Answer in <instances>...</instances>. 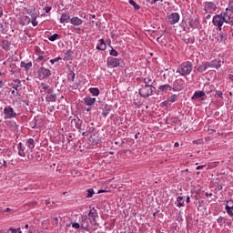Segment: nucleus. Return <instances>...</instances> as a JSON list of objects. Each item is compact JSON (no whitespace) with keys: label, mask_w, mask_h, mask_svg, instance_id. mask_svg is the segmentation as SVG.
I'll list each match as a JSON object with an SVG mask.
<instances>
[{"label":"nucleus","mask_w":233,"mask_h":233,"mask_svg":"<svg viewBox=\"0 0 233 233\" xmlns=\"http://www.w3.org/2000/svg\"><path fill=\"white\" fill-rule=\"evenodd\" d=\"M129 5H131V6H134L135 10H139V8H141L139 5H137L134 0H129Z\"/></svg>","instance_id":"obj_29"},{"label":"nucleus","mask_w":233,"mask_h":233,"mask_svg":"<svg viewBox=\"0 0 233 233\" xmlns=\"http://www.w3.org/2000/svg\"><path fill=\"white\" fill-rule=\"evenodd\" d=\"M89 92L92 94V96H99V88L97 87L89 88Z\"/></svg>","instance_id":"obj_25"},{"label":"nucleus","mask_w":233,"mask_h":233,"mask_svg":"<svg viewBox=\"0 0 233 233\" xmlns=\"http://www.w3.org/2000/svg\"><path fill=\"white\" fill-rule=\"evenodd\" d=\"M0 17H3V7L0 6Z\"/></svg>","instance_id":"obj_50"},{"label":"nucleus","mask_w":233,"mask_h":233,"mask_svg":"<svg viewBox=\"0 0 233 233\" xmlns=\"http://www.w3.org/2000/svg\"><path fill=\"white\" fill-rule=\"evenodd\" d=\"M46 205H50V200H46Z\"/></svg>","instance_id":"obj_59"},{"label":"nucleus","mask_w":233,"mask_h":233,"mask_svg":"<svg viewBox=\"0 0 233 233\" xmlns=\"http://www.w3.org/2000/svg\"><path fill=\"white\" fill-rule=\"evenodd\" d=\"M21 67L25 68V70H30V68H32V62H28V63L21 62Z\"/></svg>","instance_id":"obj_24"},{"label":"nucleus","mask_w":233,"mask_h":233,"mask_svg":"<svg viewBox=\"0 0 233 233\" xmlns=\"http://www.w3.org/2000/svg\"><path fill=\"white\" fill-rule=\"evenodd\" d=\"M26 147H28V148H30L31 150H32L33 148H35V144L34 138H29V139H27V141H26Z\"/></svg>","instance_id":"obj_20"},{"label":"nucleus","mask_w":233,"mask_h":233,"mask_svg":"<svg viewBox=\"0 0 233 233\" xmlns=\"http://www.w3.org/2000/svg\"><path fill=\"white\" fill-rule=\"evenodd\" d=\"M70 88L72 90H77V88H79V86L76 84V85H73V86H70Z\"/></svg>","instance_id":"obj_42"},{"label":"nucleus","mask_w":233,"mask_h":233,"mask_svg":"<svg viewBox=\"0 0 233 233\" xmlns=\"http://www.w3.org/2000/svg\"><path fill=\"white\" fill-rule=\"evenodd\" d=\"M87 219H88V217L86 215L82 216V218H81V221H82L81 228L86 229L88 228V225H85V223H86Z\"/></svg>","instance_id":"obj_22"},{"label":"nucleus","mask_w":233,"mask_h":233,"mask_svg":"<svg viewBox=\"0 0 233 233\" xmlns=\"http://www.w3.org/2000/svg\"><path fill=\"white\" fill-rule=\"evenodd\" d=\"M37 75L40 79H46V77H50L52 76V73L50 72V69L40 67L37 71Z\"/></svg>","instance_id":"obj_4"},{"label":"nucleus","mask_w":233,"mask_h":233,"mask_svg":"<svg viewBox=\"0 0 233 233\" xmlns=\"http://www.w3.org/2000/svg\"><path fill=\"white\" fill-rule=\"evenodd\" d=\"M50 63H51L52 65H54V63H56V61H54V59H52V60L50 61Z\"/></svg>","instance_id":"obj_61"},{"label":"nucleus","mask_w":233,"mask_h":233,"mask_svg":"<svg viewBox=\"0 0 233 233\" xmlns=\"http://www.w3.org/2000/svg\"><path fill=\"white\" fill-rule=\"evenodd\" d=\"M0 46L3 48V50H5V52H8L10 50V42L8 40H4Z\"/></svg>","instance_id":"obj_16"},{"label":"nucleus","mask_w":233,"mask_h":233,"mask_svg":"<svg viewBox=\"0 0 233 233\" xmlns=\"http://www.w3.org/2000/svg\"><path fill=\"white\" fill-rule=\"evenodd\" d=\"M4 114L6 116L7 119H12L13 117H16L17 113L14 111L13 107L6 106L4 108Z\"/></svg>","instance_id":"obj_5"},{"label":"nucleus","mask_w":233,"mask_h":233,"mask_svg":"<svg viewBox=\"0 0 233 233\" xmlns=\"http://www.w3.org/2000/svg\"><path fill=\"white\" fill-rule=\"evenodd\" d=\"M15 83H21V81H19V79H16V80H15Z\"/></svg>","instance_id":"obj_60"},{"label":"nucleus","mask_w":233,"mask_h":233,"mask_svg":"<svg viewBox=\"0 0 233 233\" xmlns=\"http://www.w3.org/2000/svg\"><path fill=\"white\" fill-rule=\"evenodd\" d=\"M138 137H139V133L135 135V139H138Z\"/></svg>","instance_id":"obj_53"},{"label":"nucleus","mask_w":233,"mask_h":233,"mask_svg":"<svg viewBox=\"0 0 233 233\" xmlns=\"http://www.w3.org/2000/svg\"><path fill=\"white\" fill-rule=\"evenodd\" d=\"M54 221L56 222V225H58L59 223V218H57V217L54 218Z\"/></svg>","instance_id":"obj_46"},{"label":"nucleus","mask_w":233,"mask_h":233,"mask_svg":"<svg viewBox=\"0 0 233 233\" xmlns=\"http://www.w3.org/2000/svg\"><path fill=\"white\" fill-rule=\"evenodd\" d=\"M76 79V74L75 73H72L71 74V79H70V81L72 82V83H74V80Z\"/></svg>","instance_id":"obj_44"},{"label":"nucleus","mask_w":233,"mask_h":233,"mask_svg":"<svg viewBox=\"0 0 233 233\" xmlns=\"http://www.w3.org/2000/svg\"><path fill=\"white\" fill-rule=\"evenodd\" d=\"M190 72H192V62L183 63L177 70V74H180V76H189Z\"/></svg>","instance_id":"obj_2"},{"label":"nucleus","mask_w":233,"mask_h":233,"mask_svg":"<svg viewBox=\"0 0 233 233\" xmlns=\"http://www.w3.org/2000/svg\"><path fill=\"white\" fill-rule=\"evenodd\" d=\"M46 101H48L49 103H54V102L57 99V96H56V94H53V93L48 92V93L46 94Z\"/></svg>","instance_id":"obj_14"},{"label":"nucleus","mask_w":233,"mask_h":233,"mask_svg":"<svg viewBox=\"0 0 233 233\" xmlns=\"http://www.w3.org/2000/svg\"><path fill=\"white\" fill-rule=\"evenodd\" d=\"M189 201H190V197L187 196V199H186V202L188 203Z\"/></svg>","instance_id":"obj_51"},{"label":"nucleus","mask_w":233,"mask_h":233,"mask_svg":"<svg viewBox=\"0 0 233 233\" xmlns=\"http://www.w3.org/2000/svg\"><path fill=\"white\" fill-rule=\"evenodd\" d=\"M176 95H172L168 97V101H170V103H176Z\"/></svg>","instance_id":"obj_36"},{"label":"nucleus","mask_w":233,"mask_h":233,"mask_svg":"<svg viewBox=\"0 0 233 233\" xmlns=\"http://www.w3.org/2000/svg\"><path fill=\"white\" fill-rule=\"evenodd\" d=\"M86 112H90V107H87V108H86Z\"/></svg>","instance_id":"obj_63"},{"label":"nucleus","mask_w":233,"mask_h":233,"mask_svg":"<svg viewBox=\"0 0 233 233\" xmlns=\"http://www.w3.org/2000/svg\"><path fill=\"white\" fill-rule=\"evenodd\" d=\"M205 10L208 12V14H212L218 10V6L216 4H214V2H208L206 4Z\"/></svg>","instance_id":"obj_7"},{"label":"nucleus","mask_w":233,"mask_h":233,"mask_svg":"<svg viewBox=\"0 0 233 233\" xmlns=\"http://www.w3.org/2000/svg\"><path fill=\"white\" fill-rule=\"evenodd\" d=\"M200 97H205V92H203V91L195 92L192 99H200Z\"/></svg>","instance_id":"obj_18"},{"label":"nucleus","mask_w":233,"mask_h":233,"mask_svg":"<svg viewBox=\"0 0 233 233\" xmlns=\"http://www.w3.org/2000/svg\"><path fill=\"white\" fill-rule=\"evenodd\" d=\"M168 23L170 25H176V23H179V14L178 13H173L168 15Z\"/></svg>","instance_id":"obj_8"},{"label":"nucleus","mask_w":233,"mask_h":233,"mask_svg":"<svg viewBox=\"0 0 233 233\" xmlns=\"http://www.w3.org/2000/svg\"><path fill=\"white\" fill-rule=\"evenodd\" d=\"M119 65H120V61L118 58H114V57L107 58V66H110L111 68H117Z\"/></svg>","instance_id":"obj_6"},{"label":"nucleus","mask_w":233,"mask_h":233,"mask_svg":"<svg viewBox=\"0 0 233 233\" xmlns=\"http://www.w3.org/2000/svg\"><path fill=\"white\" fill-rule=\"evenodd\" d=\"M18 154L22 157H25V156H26V154L25 153V149H23V143L21 142L18 144Z\"/></svg>","instance_id":"obj_21"},{"label":"nucleus","mask_w":233,"mask_h":233,"mask_svg":"<svg viewBox=\"0 0 233 233\" xmlns=\"http://www.w3.org/2000/svg\"><path fill=\"white\" fill-rule=\"evenodd\" d=\"M210 196H212V193H207V194H206V197H207V198H208V197H210Z\"/></svg>","instance_id":"obj_55"},{"label":"nucleus","mask_w":233,"mask_h":233,"mask_svg":"<svg viewBox=\"0 0 233 233\" xmlns=\"http://www.w3.org/2000/svg\"><path fill=\"white\" fill-rule=\"evenodd\" d=\"M223 219H225V218L219 217V218L217 219V221H218V223H219L220 225H222Z\"/></svg>","instance_id":"obj_41"},{"label":"nucleus","mask_w":233,"mask_h":233,"mask_svg":"<svg viewBox=\"0 0 233 233\" xmlns=\"http://www.w3.org/2000/svg\"><path fill=\"white\" fill-rule=\"evenodd\" d=\"M103 192H105V190H99V191H98V194H101V193H103Z\"/></svg>","instance_id":"obj_62"},{"label":"nucleus","mask_w":233,"mask_h":233,"mask_svg":"<svg viewBox=\"0 0 233 233\" xmlns=\"http://www.w3.org/2000/svg\"><path fill=\"white\" fill-rule=\"evenodd\" d=\"M37 17H35V16H33L32 17V25H34V26H37Z\"/></svg>","instance_id":"obj_38"},{"label":"nucleus","mask_w":233,"mask_h":233,"mask_svg":"<svg viewBox=\"0 0 233 233\" xmlns=\"http://www.w3.org/2000/svg\"><path fill=\"white\" fill-rule=\"evenodd\" d=\"M215 97H221L223 99V93L221 91H216Z\"/></svg>","instance_id":"obj_35"},{"label":"nucleus","mask_w":233,"mask_h":233,"mask_svg":"<svg viewBox=\"0 0 233 233\" xmlns=\"http://www.w3.org/2000/svg\"><path fill=\"white\" fill-rule=\"evenodd\" d=\"M230 203V201H227V204H226V210H227V213L229 215V216H233V206H229L228 204Z\"/></svg>","instance_id":"obj_19"},{"label":"nucleus","mask_w":233,"mask_h":233,"mask_svg":"<svg viewBox=\"0 0 233 233\" xmlns=\"http://www.w3.org/2000/svg\"><path fill=\"white\" fill-rule=\"evenodd\" d=\"M158 89L160 92H167V90H172V86H170V85H162L159 86Z\"/></svg>","instance_id":"obj_23"},{"label":"nucleus","mask_w":233,"mask_h":233,"mask_svg":"<svg viewBox=\"0 0 233 233\" xmlns=\"http://www.w3.org/2000/svg\"><path fill=\"white\" fill-rule=\"evenodd\" d=\"M100 47L106 49V44H105V39H100Z\"/></svg>","instance_id":"obj_37"},{"label":"nucleus","mask_w":233,"mask_h":233,"mask_svg":"<svg viewBox=\"0 0 233 233\" xmlns=\"http://www.w3.org/2000/svg\"><path fill=\"white\" fill-rule=\"evenodd\" d=\"M108 114H110V108H105L102 112V116H104V117H106Z\"/></svg>","instance_id":"obj_32"},{"label":"nucleus","mask_w":233,"mask_h":233,"mask_svg":"<svg viewBox=\"0 0 233 233\" xmlns=\"http://www.w3.org/2000/svg\"><path fill=\"white\" fill-rule=\"evenodd\" d=\"M96 49H97V50H106L105 47H100V46H96Z\"/></svg>","instance_id":"obj_49"},{"label":"nucleus","mask_w":233,"mask_h":233,"mask_svg":"<svg viewBox=\"0 0 233 233\" xmlns=\"http://www.w3.org/2000/svg\"><path fill=\"white\" fill-rule=\"evenodd\" d=\"M224 15L226 16V23L228 24V25H231V26H233V17H230V16H228L227 15H226V13H224Z\"/></svg>","instance_id":"obj_28"},{"label":"nucleus","mask_w":233,"mask_h":233,"mask_svg":"<svg viewBox=\"0 0 233 233\" xmlns=\"http://www.w3.org/2000/svg\"><path fill=\"white\" fill-rule=\"evenodd\" d=\"M42 59H43L42 56H38V58H37L38 61H41Z\"/></svg>","instance_id":"obj_57"},{"label":"nucleus","mask_w":233,"mask_h":233,"mask_svg":"<svg viewBox=\"0 0 233 233\" xmlns=\"http://www.w3.org/2000/svg\"><path fill=\"white\" fill-rule=\"evenodd\" d=\"M209 68H219L221 66V61L215 59L211 62H208Z\"/></svg>","instance_id":"obj_11"},{"label":"nucleus","mask_w":233,"mask_h":233,"mask_svg":"<svg viewBox=\"0 0 233 233\" xmlns=\"http://www.w3.org/2000/svg\"><path fill=\"white\" fill-rule=\"evenodd\" d=\"M88 217H89V219H92V223H96V212L89 211Z\"/></svg>","instance_id":"obj_27"},{"label":"nucleus","mask_w":233,"mask_h":233,"mask_svg":"<svg viewBox=\"0 0 233 233\" xmlns=\"http://www.w3.org/2000/svg\"><path fill=\"white\" fill-rule=\"evenodd\" d=\"M9 230H11V233H17V229L14 228H10Z\"/></svg>","instance_id":"obj_45"},{"label":"nucleus","mask_w":233,"mask_h":233,"mask_svg":"<svg viewBox=\"0 0 233 233\" xmlns=\"http://www.w3.org/2000/svg\"><path fill=\"white\" fill-rule=\"evenodd\" d=\"M71 25H74V26H79L81 25H83V20H81V18L75 16L73 18L70 19Z\"/></svg>","instance_id":"obj_12"},{"label":"nucleus","mask_w":233,"mask_h":233,"mask_svg":"<svg viewBox=\"0 0 233 233\" xmlns=\"http://www.w3.org/2000/svg\"><path fill=\"white\" fill-rule=\"evenodd\" d=\"M94 194H96V192L94 191L93 188H89L87 189V195L86 198H92L94 196Z\"/></svg>","instance_id":"obj_31"},{"label":"nucleus","mask_w":233,"mask_h":233,"mask_svg":"<svg viewBox=\"0 0 233 233\" xmlns=\"http://www.w3.org/2000/svg\"><path fill=\"white\" fill-rule=\"evenodd\" d=\"M72 123L76 124V128L81 132L82 130H85V124H83V120L79 118H75L72 120Z\"/></svg>","instance_id":"obj_9"},{"label":"nucleus","mask_w":233,"mask_h":233,"mask_svg":"<svg viewBox=\"0 0 233 233\" xmlns=\"http://www.w3.org/2000/svg\"><path fill=\"white\" fill-rule=\"evenodd\" d=\"M53 61H55V63H57V61H61V57L58 56V57L53 59Z\"/></svg>","instance_id":"obj_47"},{"label":"nucleus","mask_w":233,"mask_h":233,"mask_svg":"<svg viewBox=\"0 0 233 233\" xmlns=\"http://www.w3.org/2000/svg\"><path fill=\"white\" fill-rule=\"evenodd\" d=\"M224 13L228 17H233V0H229L228 7L226 8Z\"/></svg>","instance_id":"obj_10"},{"label":"nucleus","mask_w":233,"mask_h":233,"mask_svg":"<svg viewBox=\"0 0 233 233\" xmlns=\"http://www.w3.org/2000/svg\"><path fill=\"white\" fill-rule=\"evenodd\" d=\"M59 37V34H54L51 36H49V41H56Z\"/></svg>","instance_id":"obj_33"},{"label":"nucleus","mask_w":233,"mask_h":233,"mask_svg":"<svg viewBox=\"0 0 233 233\" xmlns=\"http://www.w3.org/2000/svg\"><path fill=\"white\" fill-rule=\"evenodd\" d=\"M41 86L44 90H48L49 86H48V84H45V83H42L41 84Z\"/></svg>","instance_id":"obj_40"},{"label":"nucleus","mask_w":233,"mask_h":233,"mask_svg":"<svg viewBox=\"0 0 233 233\" xmlns=\"http://www.w3.org/2000/svg\"><path fill=\"white\" fill-rule=\"evenodd\" d=\"M229 79H230V81H233V76L232 75H229Z\"/></svg>","instance_id":"obj_58"},{"label":"nucleus","mask_w":233,"mask_h":233,"mask_svg":"<svg viewBox=\"0 0 233 233\" xmlns=\"http://www.w3.org/2000/svg\"><path fill=\"white\" fill-rule=\"evenodd\" d=\"M177 207H183V197H178L177 198Z\"/></svg>","instance_id":"obj_30"},{"label":"nucleus","mask_w":233,"mask_h":233,"mask_svg":"<svg viewBox=\"0 0 233 233\" xmlns=\"http://www.w3.org/2000/svg\"><path fill=\"white\" fill-rule=\"evenodd\" d=\"M25 228H28V224H26V225L25 226Z\"/></svg>","instance_id":"obj_64"},{"label":"nucleus","mask_w":233,"mask_h":233,"mask_svg":"<svg viewBox=\"0 0 233 233\" xmlns=\"http://www.w3.org/2000/svg\"><path fill=\"white\" fill-rule=\"evenodd\" d=\"M179 147V144L177 142L175 143V148Z\"/></svg>","instance_id":"obj_52"},{"label":"nucleus","mask_w":233,"mask_h":233,"mask_svg":"<svg viewBox=\"0 0 233 233\" xmlns=\"http://www.w3.org/2000/svg\"><path fill=\"white\" fill-rule=\"evenodd\" d=\"M144 83L146 86H152L153 80L150 77L144 78Z\"/></svg>","instance_id":"obj_26"},{"label":"nucleus","mask_w":233,"mask_h":233,"mask_svg":"<svg viewBox=\"0 0 233 233\" xmlns=\"http://www.w3.org/2000/svg\"><path fill=\"white\" fill-rule=\"evenodd\" d=\"M82 136H88V132H83Z\"/></svg>","instance_id":"obj_56"},{"label":"nucleus","mask_w":233,"mask_h":233,"mask_svg":"<svg viewBox=\"0 0 233 233\" xmlns=\"http://www.w3.org/2000/svg\"><path fill=\"white\" fill-rule=\"evenodd\" d=\"M72 227H73V228H81V225H79V223H77V222L73 223Z\"/></svg>","instance_id":"obj_39"},{"label":"nucleus","mask_w":233,"mask_h":233,"mask_svg":"<svg viewBox=\"0 0 233 233\" xmlns=\"http://www.w3.org/2000/svg\"><path fill=\"white\" fill-rule=\"evenodd\" d=\"M201 168H205V166H198L197 170H201Z\"/></svg>","instance_id":"obj_48"},{"label":"nucleus","mask_w":233,"mask_h":233,"mask_svg":"<svg viewBox=\"0 0 233 233\" xmlns=\"http://www.w3.org/2000/svg\"><path fill=\"white\" fill-rule=\"evenodd\" d=\"M208 68H210L209 66H208V62H206V63H202L198 68V72H200V74H203V72H206V70Z\"/></svg>","instance_id":"obj_15"},{"label":"nucleus","mask_w":233,"mask_h":233,"mask_svg":"<svg viewBox=\"0 0 233 233\" xmlns=\"http://www.w3.org/2000/svg\"><path fill=\"white\" fill-rule=\"evenodd\" d=\"M154 92H156V87L154 86H142L138 93L141 97L147 98L150 97Z\"/></svg>","instance_id":"obj_1"},{"label":"nucleus","mask_w":233,"mask_h":233,"mask_svg":"<svg viewBox=\"0 0 233 233\" xmlns=\"http://www.w3.org/2000/svg\"><path fill=\"white\" fill-rule=\"evenodd\" d=\"M50 10H52L51 6H46L45 7V11H46V14H49Z\"/></svg>","instance_id":"obj_43"},{"label":"nucleus","mask_w":233,"mask_h":233,"mask_svg":"<svg viewBox=\"0 0 233 233\" xmlns=\"http://www.w3.org/2000/svg\"><path fill=\"white\" fill-rule=\"evenodd\" d=\"M210 17H211L210 14L206 15V19H210Z\"/></svg>","instance_id":"obj_54"},{"label":"nucleus","mask_w":233,"mask_h":233,"mask_svg":"<svg viewBox=\"0 0 233 233\" xmlns=\"http://www.w3.org/2000/svg\"><path fill=\"white\" fill-rule=\"evenodd\" d=\"M84 103L86 105V106H92V105L96 104V98H92L90 96H86L84 98Z\"/></svg>","instance_id":"obj_13"},{"label":"nucleus","mask_w":233,"mask_h":233,"mask_svg":"<svg viewBox=\"0 0 233 233\" xmlns=\"http://www.w3.org/2000/svg\"><path fill=\"white\" fill-rule=\"evenodd\" d=\"M70 15L68 14H62L60 17V23H68L70 21Z\"/></svg>","instance_id":"obj_17"},{"label":"nucleus","mask_w":233,"mask_h":233,"mask_svg":"<svg viewBox=\"0 0 233 233\" xmlns=\"http://www.w3.org/2000/svg\"><path fill=\"white\" fill-rule=\"evenodd\" d=\"M227 16L225 15V12L221 13L220 15H216L213 17V25L215 26H218L219 30H221V27L223 26V23H226Z\"/></svg>","instance_id":"obj_3"},{"label":"nucleus","mask_w":233,"mask_h":233,"mask_svg":"<svg viewBox=\"0 0 233 233\" xmlns=\"http://www.w3.org/2000/svg\"><path fill=\"white\" fill-rule=\"evenodd\" d=\"M110 56H113V57H117V56H119V53H117V51H116L115 49H112L110 51Z\"/></svg>","instance_id":"obj_34"}]
</instances>
